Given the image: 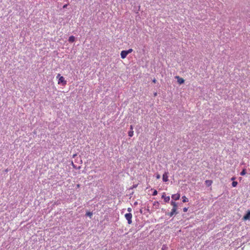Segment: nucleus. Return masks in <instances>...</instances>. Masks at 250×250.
I'll use <instances>...</instances> for the list:
<instances>
[{"instance_id":"obj_1","label":"nucleus","mask_w":250,"mask_h":250,"mask_svg":"<svg viewBox=\"0 0 250 250\" xmlns=\"http://www.w3.org/2000/svg\"><path fill=\"white\" fill-rule=\"evenodd\" d=\"M57 78H58V84H62L63 86H64L66 84V81H65L64 78L63 76H61L60 74L57 75Z\"/></svg>"},{"instance_id":"obj_2","label":"nucleus","mask_w":250,"mask_h":250,"mask_svg":"<svg viewBox=\"0 0 250 250\" xmlns=\"http://www.w3.org/2000/svg\"><path fill=\"white\" fill-rule=\"evenodd\" d=\"M132 51H133V49L131 48L129 49L128 50L122 51L121 52V58L123 59H125L127 55L128 54L131 53Z\"/></svg>"},{"instance_id":"obj_3","label":"nucleus","mask_w":250,"mask_h":250,"mask_svg":"<svg viewBox=\"0 0 250 250\" xmlns=\"http://www.w3.org/2000/svg\"><path fill=\"white\" fill-rule=\"evenodd\" d=\"M125 216L126 219L127 220L128 224H131L132 223V214L131 213H126Z\"/></svg>"},{"instance_id":"obj_4","label":"nucleus","mask_w":250,"mask_h":250,"mask_svg":"<svg viewBox=\"0 0 250 250\" xmlns=\"http://www.w3.org/2000/svg\"><path fill=\"white\" fill-rule=\"evenodd\" d=\"M242 220L243 221L250 220V210H248L246 214L243 217Z\"/></svg>"},{"instance_id":"obj_5","label":"nucleus","mask_w":250,"mask_h":250,"mask_svg":"<svg viewBox=\"0 0 250 250\" xmlns=\"http://www.w3.org/2000/svg\"><path fill=\"white\" fill-rule=\"evenodd\" d=\"M168 172H165L163 175V180L165 182H167L168 181Z\"/></svg>"},{"instance_id":"obj_6","label":"nucleus","mask_w":250,"mask_h":250,"mask_svg":"<svg viewBox=\"0 0 250 250\" xmlns=\"http://www.w3.org/2000/svg\"><path fill=\"white\" fill-rule=\"evenodd\" d=\"M162 198L164 199V200L165 202L167 203L170 200V197L166 196V193L165 192L163 193Z\"/></svg>"},{"instance_id":"obj_7","label":"nucleus","mask_w":250,"mask_h":250,"mask_svg":"<svg viewBox=\"0 0 250 250\" xmlns=\"http://www.w3.org/2000/svg\"><path fill=\"white\" fill-rule=\"evenodd\" d=\"M180 194L179 193H176L172 195L171 198L174 200H178L180 199Z\"/></svg>"},{"instance_id":"obj_8","label":"nucleus","mask_w":250,"mask_h":250,"mask_svg":"<svg viewBox=\"0 0 250 250\" xmlns=\"http://www.w3.org/2000/svg\"><path fill=\"white\" fill-rule=\"evenodd\" d=\"M175 78L177 79V82L179 84H182L185 82V80L183 78L180 77L179 76H176Z\"/></svg>"},{"instance_id":"obj_9","label":"nucleus","mask_w":250,"mask_h":250,"mask_svg":"<svg viewBox=\"0 0 250 250\" xmlns=\"http://www.w3.org/2000/svg\"><path fill=\"white\" fill-rule=\"evenodd\" d=\"M153 206L155 209H158L160 208V204L158 201H154L153 203Z\"/></svg>"},{"instance_id":"obj_10","label":"nucleus","mask_w":250,"mask_h":250,"mask_svg":"<svg viewBox=\"0 0 250 250\" xmlns=\"http://www.w3.org/2000/svg\"><path fill=\"white\" fill-rule=\"evenodd\" d=\"M171 206H172V209H175V210H177V205L176 203L174 201H171L170 203Z\"/></svg>"},{"instance_id":"obj_11","label":"nucleus","mask_w":250,"mask_h":250,"mask_svg":"<svg viewBox=\"0 0 250 250\" xmlns=\"http://www.w3.org/2000/svg\"><path fill=\"white\" fill-rule=\"evenodd\" d=\"M177 212H176V210H175V209H172L171 211L168 213L167 214L170 216L172 217L174 214H177Z\"/></svg>"},{"instance_id":"obj_12","label":"nucleus","mask_w":250,"mask_h":250,"mask_svg":"<svg viewBox=\"0 0 250 250\" xmlns=\"http://www.w3.org/2000/svg\"><path fill=\"white\" fill-rule=\"evenodd\" d=\"M75 38L73 36H71L69 37L68 41L70 42H73L75 41Z\"/></svg>"},{"instance_id":"obj_13","label":"nucleus","mask_w":250,"mask_h":250,"mask_svg":"<svg viewBox=\"0 0 250 250\" xmlns=\"http://www.w3.org/2000/svg\"><path fill=\"white\" fill-rule=\"evenodd\" d=\"M205 183L208 187H209L211 185L212 182L211 180H206Z\"/></svg>"},{"instance_id":"obj_14","label":"nucleus","mask_w":250,"mask_h":250,"mask_svg":"<svg viewBox=\"0 0 250 250\" xmlns=\"http://www.w3.org/2000/svg\"><path fill=\"white\" fill-rule=\"evenodd\" d=\"M85 215L91 218L93 215V213L91 212L87 211L86 212Z\"/></svg>"},{"instance_id":"obj_15","label":"nucleus","mask_w":250,"mask_h":250,"mask_svg":"<svg viewBox=\"0 0 250 250\" xmlns=\"http://www.w3.org/2000/svg\"><path fill=\"white\" fill-rule=\"evenodd\" d=\"M182 199H183L182 201L184 203L187 202L188 201V199L185 196H184L182 197Z\"/></svg>"},{"instance_id":"obj_16","label":"nucleus","mask_w":250,"mask_h":250,"mask_svg":"<svg viewBox=\"0 0 250 250\" xmlns=\"http://www.w3.org/2000/svg\"><path fill=\"white\" fill-rule=\"evenodd\" d=\"M128 136L130 137H132L134 135V131L133 130H130L128 132Z\"/></svg>"},{"instance_id":"obj_17","label":"nucleus","mask_w":250,"mask_h":250,"mask_svg":"<svg viewBox=\"0 0 250 250\" xmlns=\"http://www.w3.org/2000/svg\"><path fill=\"white\" fill-rule=\"evenodd\" d=\"M246 173V169L244 168L240 172V175H242V176H243V175H245Z\"/></svg>"},{"instance_id":"obj_18","label":"nucleus","mask_w":250,"mask_h":250,"mask_svg":"<svg viewBox=\"0 0 250 250\" xmlns=\"http://www.w3.org/2000/svg\"><path fill=\"white\" fill-rule=\"evenodd\" d=\"M238 184L237 182L236 181H233L232 183V186L233 187H236Z\"/></svg>"},{"instance_id":"obj_19","label":"nucleus","mask_w":250,"mask_h":250,"mask_svg":"<svg viewBox=\"0 0 250 250\" xmlns=\"http://www.w3.org/2000/svg\"><path fill=\"white\" fill-rule=\"evenodd\" d=\"M158 193V192L156 190H154V191H153V193H152V195L153 196H155Z\"/></svg>"},{"instance_id":"obj_20","label":"nucleus","mask_w":250,"mask_h":250,"mask_svg":"<svg viewBox=\"0 0 250 250\" xmlns=\"http://www.w3.org/2000/svg\"><path fill=\"white\" fill-rule=\"evenodd\" d=\"M67 6H68V4H64V5H63V6H62V8H63V9H65V8H66L67 7Z\"/></svg>"},{"instance_id":"obj_21","label":"nucleus","mask_w":250,"mask_h":250,"mask_svg":"<svg viewBox=\"0 0 250 250\" xmlns=\"http://www.w3.org/2000/svg\"><path fill=\"white\" fill-rule=\"evenodd\" d=\"M127 211L129 212H131L132 211V208H127Z\"/></svg>"},{"instance_id":"obj_22","label":"nucleus","mask_w":250,"mask_h":250,"mask_svg":"<svg viewBox=\"0 0 250 250\" xmlns=\"http://www.w3.org/2000/svg\"><path fill=\"white\" fill-rule=\"evenodd\" d=\"M187 210H188V208H183V211H184V212H187Z\"/></svg>"},{"instance_id":"obj_23","label":"nucleus","mask_w":250,"mask_h":250,"mask_svg":"<svg viewBox=\"0 0 250 250\" xmlns=\"http://www.w3.org/2000/svg\"><path fill=\"white\" fill-rule=\"evenodd\" d=\"M156 178L157 179H160V175L159 174H157V176H156Z\"/></svg>"},{"instance_id":"obj_24","label":"nucleus","mask_w":250,"mask_h":250,"mask_svg":"<svg viewBox=\"0 0 250 250\" xmlns=\"http://www.w3.org/2000/svg\"><path fill=\"white\" fill-rule=\"evenodd\" d=\"M156 80L155 79H154L153 80H152V82L153 83H156Z\"/></svg>"},{"instance_id":"obj_25","label":"nucleus","mask_w":250,"mask_h":250,"mask_svg":"<svg viewBox=\"0 0 250 250\" xmlns=\"http://www.w3.org/2000/svg\"><path fill=\"white\" fill-rule=\"evenodd\" d=\"M130 130H133V126L132 125H130Z\"/></svg>"},{"instance_id":"obj_26","label":"nucleus","mask_w":250,"mask_h":250,"mask_svg":"<svg viewBox=\"0 0 250 250\" xmlns=\"http://www.w3.org/2000/svg\"><path fill=\"white\" fill-rule=\"evenodd\" d=\"M165 247H166L165 246H163L162 248V250H165Z\"/></svg>"},{"instance_id":"obj_27","label":"nucleus","mask_w":250,"mask_h":250,"mask_svg":"<svg viewBox=\"0 0 250 250\" xmlns=\"http://www.w3.org/2000/svg\"><path fill=\"white\" fill-rule=\"evenodd\" d=\"M72 166H73L74 168H76V166H75V165L73 164V162H72Z\"/></svg>"},{"instance_id":"obj_28","label":"nucleus","mask_w":250,"mask_h":250,"mask_svg":"<svg viewBox=\"0 0 250 250\" xmlns=\"http://www.w3.org/2000/svg\"><path fill=\"white\" fill-rule=\"evenodd\" d=\"M235 179V178L233 177L232 178H231V180L233 181Z\"/></svg>"},{"instance_id":"obj_29","label":"nucleus","mask_w":250,"mask_h":250,"mask_svg":"<svg viewBox=\"0 0 250 250\" xmlns=\"http://www.w3.org/2000/svg\"><path fill=\"white\" fill-rule=\"evenodd\" d=\"M80 184H77V188H80Z\"/></svg>"},{"instance_id":"obj_30","label":"nucleus","mask_w":250,"mask_h":250,"mask_svg":"<svg viewBox=\"0 0 250 250\" xmlns=\"http://www.w3.org/2000/svg\"><path fill=\"white\" fill-rule=\"evenodd\" d=\"M156 95H157V93H154V95H155V96H156Z\"/></svg>"}]
</instances>
